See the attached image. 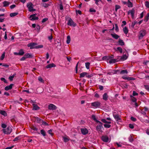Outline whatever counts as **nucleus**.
I'll return each instance as SVG.
<instances>
[{
    "label": "nucleus",
    "mask_w": 149,
    "mask_h": 149,
    "mask_svg": "<svg viewBox=\"0 0 149 149\" xmlns=\"http://www.w3.org/2000/svg\"><path fill=\"white\" fill-rule=\"evenodd\" d=\"M89 78H90L91 76L88 75V74L86 72H83L80 74V77L82 78L85 77Z\"/></svg>",
    "instance_id": "5"
},
{
    "label": "nucleus",
    "mask_w": 149,
    "mask_h": 149,
    "mask_svg": "<svg viewBox=\"0 0 149 149\" xmlns=\"http://www.w3.org/2000/svg\"><path fill=\"white\" fill-rule=\"evenodd\" d=\"M42 135L44 136H45L46 135V133L45 131L43 130H42L40 131Z\"/></svg>",
    "instance_id": "41"
},
{
    "label": "nucleus",
    "mask_w": 149,
    "mask_h": 149,
    "mask_svg": "<svg viewBox=\"0 0 149 149\" xmlns=\"http://www.w3.org/2000/svg\"><path fill=\"white\" fill-rule=\"evenodd\" d=\"M102 140L104 142L110 141L108 136L106 135L103 136L101 137Z\"/></svg>",
    "instance_id": "8"
},
{
    "label": "nucleus",
    "mask_w": 149,
    "mask_h": 149,
    "mask_svg": "<svg viewBox=\"0 0 149 149\" xmlns=\"http://www.w3.org/2000/svg\"><path fill=\"white\" fill-rule=\"evenodd\" d=\"M20 139V137L19 136L15 138L13 140V141H17L19 139Z\"/></svg>",
    "instance_id": "59"
},
{
    "label": "nucleus",
    "mask_w": 149,
    "mask_h": 149,
    "mask_svg": "<svg viewBox=\"0 0 149 149\" xmlns=\"http://www.w3.org/2000/svg\"><path fill=\"white\" fill-rule=\"evenodd\" d=\"M19 55H23L24 54V52L23 49H21L20 50L19 52Z\"/></svg>",
    "instance_id": "37"
},
{
    "label": "nucleus",
    "mask_w": 149,
    "mask_h": 149,
    "mask_svg": "<svg viewBox=\"0 0 149 149\" xmlns=\"http://www.w3.org/2000/svg\"><path fill=\"white\" fill-rule=\"evenodd\" d=\"M37 44L35 42H32L29 43L28 45V46L30 47L31 49H33L34 48H36V45H37Z\"/></svg>",
    "instance_id": "6"
},
{
    "label": "nucleus",
    "mask_w": 149,
    "mask_h": 149,
    "mask_svg": "<svg viewBox=\"0 0 149 149\" xmlns=\"http://www.w3.org/2000/svg\"><path fill=\"white\" fill-rule=\"evenodd\" d=\"M122 78L125 79V80H130V77H127L125 76H123L122 77Z\"/></svg>",
    "instance_id": "40"
},
{
    "label": "nucleus",
    "mask_w": 149,
    "mask_h": 149,
    "mask_svg": "<svg viewBox=\"0 0 149 149\" xmlns=\"http://www.w3.org/2000/svg\"><path fill=\"white\" fill-rule=\"evenodd\" d=\"M132 95L133 96H135L136 95H138V93H137L135 91H134L133 92Z\"/></svg>",
    "instance_id": "55"
},
{
    "label": "nucleus",
    "mask_w": 149,
    "mask_h": 149,
    "mask_svg": "<svg viewBox=\"0 0 149 149\" xmlns=\"http://www.w3.org/2000/svg\"><path fill=\"white\" fill-rule=\"evenodd\" d=\"M90 12H96V10H95V9H90Z\"/></svg>",
    "instance_id": "62"
},
{
    "label": "nucleus",
    "mask_w": 149,
    "mask_h": 149,
    "mask_svg": "<svg viewBox=\"0 0 149 149\" xmlns=\"http://www.w3.org/2000/svg\"><path fill=\"white\" fill-rule=\"evenodd\" d=\"M116 61L115 59H110L109 61V62L110 63H114L116 62Z\"/></svg>",
    "instance_id": "35"
},
{
    "label": "nucleus",
    "mask_w": 149,
    "mask_h": 149,
    "mask_svg": "<svg viewBox=\"0 0 149 149\" xmlns=\"http://www.w3.org/2000/svg\"><path fill=\"white\" fill-rule=\"evenodd\" d=\"M90 64L89 62H86L85 63V66L87 69L89 68V66Z\"/></svg>",
    "instance_id": "38"
},
{
    "label": "nucleus",
    "mask_w": 149,
    "mask_h": 149,
    "mask_svg": "<svg viewBox=\"0 0 149 149\" xmlns=\"http://www.w3.org/2000/svg\"><path fill=\"white\" fill-rule=\"evenodd\" d=\"M96 122L99 123V124L97 125L96 127V129L97 131L98 132H102V129L103 128L102 123L99 120L96 121Z\"/></svg>",
    "instance_id": "1"
},
{
    "label": "nucleus",
    "mask_w": 149,
    "mask_h": 149,
    "mask_svg": "<svg viewBox=\"0 0 149 149\" xmlns=\"http://www.w3.org/2000/svg\"><path fill=\"white\" fill-rule=\"evenodd\" d=\"M123 31L124 33L126 35L127 34L128 31L127 28L126 26L123 28Z\"/></svg>",
    "instance_id": "24"
},
{
    "label": "nucleus",
    "mask_w": 149,
    "mask_h": 149,
    "mask_svg": "<svg viewBox=\"0 0 149 149\" xmlns=\"http://www.w3.org/2000/svg\"><path fill=\"white\" fill-rule=\"evenodd\" d=\"M5 53H4L1 56V60H3V58H4V57H5Z\"/></svg>",
    "instance_id": "57"
},
{
    "label": "nucleus",
    "mask_w": 149,
    "mask_h": 149,
    "mask_svg": "<svg viewBox=\"0 0 149 149\" xmlns=\"http://www.w3.org/2000/svg\"><path fill=\"white\" fill-rule=\"evenodd\" d=\"M127 56L126 54L123 55L122 56H119L120 59V60L122 61H124L126 60L127 58Z\"/></svg>",
    "instance_id": "13"
},
{
    "label": "nucleus",
    "mask_w": 149,
    "mask_h": 149,
    "mask_svg": "<svg viewBox=\"0 0 149 149\" xmlns=\"http://www.w3.org/2000/svg\"><path fill=\"white\" fill-rule=\"evenodd\" d=\"M13 85V84H11L9 86H6L5 88V90L6 91H8L9 90L11 89L12 88Z\"/></svg>",
    "instance_id": "16"
},
{
    "label": "nucleus",
    "mask_w": 149,
    "mask_h": 149,
    "mask_svg": "<svg viewBox=\"0 0 149 149\" xmlns=\"http://www.w3.org/2000/svg\"><path fill=\"white\" fill-rule=\"evenodd\" d=\"M38 80L41 82L43 83L44 82V80H43L42 78L40 77H38Z\"/></svg>",
    "instance_id": "48"
},
{
    "label": "nucleus",
    "mask_w": 149,
    "mask_h": 149,
    "mask_svg": "<svg viewBox=\"0 0 149 149\" xmlns=\"http://www.w3.org/2000/svg\"><path fill=\"white\" fill-rule=\"evenodd\" d=\"M63 140L65 142H67L70 139L69 138L68 136L63 137Z\"/></svg>",
    "instance_id": "27"
},
{
    "label": "nucleus",
    "mask_w": 149,
    "mask_h": 149,
    "mask_svg": "<svg viewBox=\"0 0 149 149\" xmlns=\"http://www.w3.org/2000/svg\"><path fill=\"white\" fill-rule=\"evenodd\" d=\"M127 73H128V72L127 70H122L120 72V74H127Z\"/></svg>",
    "instance_id": "22"
},
{
    "label": "nucleus",
    "mask_w": 149,
    "mask_h": 149,
    "mask_svg": "<svg viewBox=\"0 0 149 149\" xmlns=\"http://www.w3.org/2000/svg\"><path fill=\"white\" fill-rule=\"evenodd\" d=\"M3 6L4 7H6L8 6L9 5L10 3L7 1H3Z\"/></svg>",
    "instance_id": "28"
},
{
    "label": "nucleus",
    "mask_w": 149,
    "mask_h": 149,
    "mask_svg": "<svg viewBox=\"0 0 149 149\" xmlns=\"http://www.w3.org/2000/svg\"><path fill=\"white\" fill-rule=\"evenodd\" d=\"M81 132L83 135H85L88 133V130L86 128H81Z\"/></svg>",
    "instance_id": "12"
},
{
    "label": "nucleus",
    "mask_w": 149,
    "mask_h": 149,
    "mask_svg": "<svg viewBox=\"0 0 149 149\" xmlns=\"http://www.w3.org/2000/svg\"><path fill=\"white\" fill-rule=\"evenodd\" d=\"M113 117L116 120L120 122L121 120L120 119V117L118 115L116 114V115H113Z\"/></svg>",
    "instance_id": "15"
},
{
    "label": "nucleus",
    "mask_w": 149,
    "mask_h": 149,
    "mask_svg": "<svg viewBox=\"0 0 149 149\" xmlns=\"http://www.w3.org/2000/svg\"><path fill=\"white\" fill-rule=\"evenodd\" d=\"M16 6L15 5L13 4L10 6V8L11 9H12L13 8H14Z\"/></svg>",
    "instance_id": "63"
},
{
    "label": "nucleus",
    "mask_w": 149,
    "mask_h": 149,
    "mask_svg": "<svg viewBox=\"0 0 149 149\" xmlns=\"http://www.w3.org/2000/svg\"><path fill=\"white\" fill-rule=\"evenodd\" d=\"M95 3L98 6L99 5L98 2H99L100 1H101V0H95Z\"/></svg>",
    "instance_id": "56"
},
{
    "label": "nucleus",
    "mask_w": 149,
    "mask_h": 149,
    "mask_svg": "<svg viewBox=\"0 0 149 149\" xmlns=\"http://www.w3.org/2000/svg\"><path fill=\"white\" fill-rule=\"evenodd\" d=\"M67 40L66 42L67 44H68L70 43V37L69 36H68L67 37Z\"/></svg>",
    "instance_id": "31"
},
{
    "label": "nucleus",
    "mask_w": 149,
    "mask_h": 149,
    "mask_svg": "<svg viewBox=\"0 0 149 149\" xmlns=\"http://www.w3.org/2000/svg\"><path fill=\"white\" fill-rule=\"evenodd\" d=\"M12 129L10 127H8L7 129H3V131L5 134H10L12 132Z\"/></svg>",
    "instance_id": "3"
},
{
    "label": "nucleus",
    "mask_w": 149,
    "mask_h": 149,
    "mask_svg": "<svg viewBox=\"0 0 149 149\" xmlns=\"http://www.w3.org/2000/svg\"><path fill=\"white\" fill-rule=\"evenodd\" d=\"M48 20V19L47 18H44L42 21V23H44L45 22H46L47 20Z\"/></svg>",
    "instance_id": "60"
},
{
    "label": "nucleus",
    "mask_w": 149,
    "mask_h": 149,
    "mask_svg": "<svg viewBox=\"0 0 149 149\" xmlns=\"http://www.w3.org/2000/svg\"><path fill=\"white\" fill-rule=\"evenodd\" d=\"M42 125H48L49 124L45 121L42 120Z\"/></svg>",
    "instance_id": "47"
},
{
    "label": "nucleus",
    "mask_w": 149,
    "mask_h": 149,
    "mask_svg": "<svg viewBox=\"0 0 149 149\" xmlns=\"http://www.w3.org/2000/svg\"><path fill=\"white\" fill-rule=\"evenodd\" d=\"M119 44L120 45L122 46L124 45V42L123 41L120 39H119L118 41Z\"/></svg>",
    "instance_id": "23"
},
{
    "label": "nucleus",
    "mask_w": 149,
    "mask_h": 149,
    "mask_svg": "<svg viewBox=\"0 0 149 149\" xmlns=\"http://www.w3.org/2000/svg\"><path fill=\"white\" fill-rule=\"evenodd\" d=\"M116 51H118L120 53H122L123 52V50L122 48L120 47H118L116 48Z\"/></svg>",
    "instance_id": "30"
},
{
    "label": "nucleus",
    "mask_w": 149,
    "mask_h": 149,
    "mask_svg": "<svg viewBox=\"0 0 149 149\" xmlns=\"http://www.w3.org/2000/svg\"><path fill=\"white\" fill-rule=\"evenodd\" d=\"M108 96L107 93H105L103 96V99L104 100H107L108 99Z\"/></svg>",
    "instance_id": "21"
},
{
    "label": "nucleus",
    "mask_w": 149,
    "mask_h": 149,
    "mask_svg": "<svg viewBox=\"0 0 149 149\" xmlns=\"http://www.w3.org/2000/svg\"><path fill=\"white\" fill-rule=\"evenodd\" d=\"M136 99L135 98L131 95V100L133 102H136Z\"/></svg>",
    "instance_id": "36"
},
{
    "label": "nucleus",
    "mask_w": 149,
    "mask_h": 149,
    "mask_svg": "<svg viewBox=\"0 0 149 149\" xmlns=\"http://www.w3.org/2000/svg\"><path fill=\"white\" fill-rule=\"evenodd\" d=\"M122 2L123 4L127 5L128 7H130V2L129 0H128L127 2L122 1Z\"/></svg>",
    "instance_id": "17"
},
{
    "label": "nucleus",
    "mask_w": 149,
    "mask_h": 149,
    "mask_svg": "<svg viewBox=\"0 0 149 149\" xmlns=\"http://www.w3.org/2000/svg\"><path fill=\"white\" fill-rule=\"evenodd\" d=\"M92 118H93V119L94 120L96 121H96L97 120H96L95 116L94 115H92Z\"/></svg>",
    "instance_id": "53"
},
{
    "label": "nucleus",
    "mask_w": 149,
    "mask_h": 149,
    "mask_svg": "<svg viewBox=\"0 0 149 149\" xmlns=\"http://www.w3.org/2000/svg\"><path fill=\"white\" fill-rule=\"evenodd\" d=\"M56 65L54 63H50L46 66V68H50L52 67H56Z\"/></svg>",
    "instance_id": "18"
},
{
    "label": "nucleus",
    "mask_w": 149,
    "mask_h": 149,
    "mask_svg": "<svg viewBox=\"0 0 149 149\" xmlns=\"http://www.w3.org/2000/svg\"><path fill=\"white\" fill-rule=\"evenodd\" d=\"M33 109L34 110H38L40 108L38 106V105L36 104H33Z\"/></svg>",
    "instance_id": "20"
},
{
    "label": "nucleus",
    "mask_w": 149,
    "mask_h": 149,
    "mask_svg": "<svg viewBox=\"0 0 149 149\" xmlns=\"http://www.w3.org/2000/svg\"><path fill=\"white\" fill-rule=\"evenodd\" d=\"M132 105H133L134 107L135 108H137L139 106L138 104L136 102H132Z\"/></svg>",
    "instance_id": "32"
},
{
    "label": "nucleus",
    "mask_w": 149,
    "mask_h": 149,
    "mask_svg": "<svg viewBox=\"0 0 149 149\" xmlns=\"http://www.w3.org/2000/svg\"><path fill=\"white\" fill-rule=\"evenodd\" d=\"M36 122L38 123H41L42 121V120L38 118H36Z\"/></svg>",
    "instance_id": "44"
},
{
    "label": "nucleus",
    "mask_w": 149,
    "mask_h": 149,
    "mask_svg": "<svg viewBox=\"0 0 149 149\" xmlns=\"http://www.w3.org/2000/svg\"><path fill=\"white\" fill-rule=\"evenodd\" d=\"M52 130H50L48 131V133L50 134L51 136H52L53 135V134L52 133Z\"/></svg>",
    "instance_id": "49"
},
{
    "label": "nucleus",
    "mask_w": 149,
    "mask_h": 149,
    "mask_svg": "<svg viewBox=\"0 0 149 149\" xmlns=\"http://www.w3.org/2000/svg\"><path fill=\"white\" fill-rule=\"evenodd\" d=\"M68 25L70 26H76V24L74 23L73 21L71 19H70L68 21L67 23Z\"/></svg>",
    "instance_id": "7"
},
{
    "label": "nucleus",
    "mask_w": 149,
    "mask_h": 149,
    "mask_svg": "<svg viewBox=\"0 0 149 149\" xmlns=\"http://www.w3.org/2000/svg\"><path fill=\"white\" fill-rule=\"evenodd\" d=\"M112 36L116 39H117L119 38V36L116 33L111 34Z\"/></svg>",
    "instance_id": "19"
},
{
    "label": "nucleus",
    "mask_w": 149,
    "mask_h": 149,
    "mask_svg": "<svg viewBox=\"0 0 149 149\" xmlns=\"http://www.w3.org/2000/svg\"><path fill=\"white\" fill-rule=\"evenodd\" d=\"M120 6L118 5H116L115 6V10L116 12L117 11L118 9H120Z\"/></svg>",
    "instance_id": "42"
},
{
    "label": "nucleus",
    "mask_w": 149,
    "mask_h": 149,
    "mask_svg": "<svg viewBox=\"0 0 149 149\" xmlns=\"http://www.w3.org/2000/svg\"><path fill=\"white\" fill-rule=\"evenodd\" d=\"M145 5L147 8H149V2L146 1L145 2Z\"/></svg>",
    "instance_id": "46"
},
{
    "label": "nucleus",
    "mask_w": 149,
    "mask_h": 149,
    "mask_svg": "<svg viewBox=\"0 0 149 149\" xmlns=\"http://www.w3.org/2000/svg\"><path fill=\"white\" fill-rule=\"evenodd\" d=\"M138 23V22L137 21H135L134 22H132V26L133 27L134 25L137 24Z\"/></svg>",
    "instance_id": "50"
},
{
    "label": "nucleus",
    "mask_w": 149,
    "mask_h": 149,
    "mask_svg": "<svg viewBox=\"0 0 149 149\" xmlns=\"http://www.w3.org/2000/svg\"><path fill=\"white\" fill-rule=\"evenodd\" d=\"M145 88L147 91H149V86L148 85H145L144 86Z\"/></svg>",
    "instance_id": "54"
},
{
    "label": "nucleus",
    "mask_w": 149,
    "mask_h": 149,
    "mask_svg": "<svg viewBox=\"0 0 149 149\" xmlns=\"http://www.w3.org/2000/svg\"><path fill=\"white\" fill-rule=\"evenodd\" d=\"M60 9L61 10H63V7L62 4H60L59 5Z\"/></svg>",
    "instance_id": "58"
},
{
    "label": "nucleus",
    "mask_w": 149,
    "mask_h": 149,
    "mask_svg": "<svg viewBox=\"0 0 149 149\" xmlns=\"http://www.w3.org/2000/svg\"><path fill=\"white\" fill-rule=\"evenodd\" d=\"M113 58V56H104L103 57V58L104 59H106L107 60H109Z\"/></svg>",
    "instance_id": "39"
},
{
    "label": "nucleus",
    "mask_w": 149,
    "mask_h": 149,
    "mask_svg": "<svg viewBox=\"0 0 149 149\" xmlns=\"http://www.w3.org/2000/svg\"><path fill=\"white\" fill-rule=\"evenodd\" d=\"M17 13H12L10 14V16L11 17H14L17 14Z\"/></svg>",
    "instance_id": "43"
},
{
    "label": "nucleus",
    "mask_w": 149,
    "mask_h": 149,
    "mask_svg": "<svg viewBox=\"0 0 149 149\" xmlns=\"http://www.w3.org/2000/svg\"><path fill=\"white\" fill-rule=\"evenodd\" d=\"M56 107L54 104H51L48 106V109L50 110H55L56 109Z\"/></svg>",
    "instance_id": "11"
},
{
    "label": "nucleus",
    "mask_w": 149,
    "mask_h": 149,
    "mask_svg": "<svg viewBox=\"0 0 149 149\" xmlns=\"http://www.w3.org/2000/svg\"><path fill=\"white\" fill-rule=\"evenodd\" d=\"M101 121L103 122L104 123H106V124H110L111 123V121H107L105 119H102L101 120Z\"/></svg>",
    "instance_id": "29"
},
{
    "label": "nucleus",
    "mask_w": 149,
    "mask_h": 149,
    "mask_svg": "<svg viewBox=\"0 0 149 149\" xmlns=\"http://www.w3.org/2000/svg\"><path fill=\"white\" fill-rule=\"evenodd\" d=\"M24 56L26 57V58H31L32 57V55L29 53H26L24 55Z\"/></svg>",
    "instance_id": "26"
},
{
    "label": "nucleus",
    "mask_w": 149,
    "mask_h": 149,
    "mask_svg": "<svg viewBox=\"0 0 149 149\" xmlns=\"http://www.w3.org/2000/svg\"><path fill=\"white\" fill-rule=\"evenodd\" d=\"M134 14V9H132L131 10V16L133 19H135L136 17V15H135Z\"/></svg>",
    "instance_id": "14"
},
{
    "label": "nucleus",
    "mask_w": 149,
    "mask_h": 149,
    "mask_svg": "<svg viewBox=\"0 0 149 149\" xmlns=\"http://www.w3.org/2000/svg\"><path fill=\"white\" fill-rule=\"evenodd\" d=\"M149 13H148L147 15L146 16L144 19V21L146 22H147L149 19Z\"/></svg>",
    "instance_id": "34"
},
{
    "label": "nucleus",
    "mask_w": 149,
    "mask_h": 149,
    "mask_svg": "<svg viewBox=\"0 0 149 149\" xmlns=\"http://www.w3.org/2000/svg\"><path fill=\"white\" fill-rule=\"evenodd\" d=\"M15 75L16 74L15 73L13 74L12 76H10L9 77V79L11 81H12L13 80V79L14 78Z\"/></svg>",
    "instance_id": "33"
},
{
    "label": "nucleus",
    "mask_w": 149,
    "mask_h": 149,
    "mask_svg": "<svg viewBox=\"0 0 149 149\" xmlns=\"http://www.w3.org/2000/svg\"><path fill=\"white\" fill-rule=\"evenodd\" d=\"M0 114L3 115L4 116H6L7 115V113L4 111L0 110Z\"/></svg>",
    "instance_id": "25"
},
{
    "label": "nucleus",
    "mask_w": 149,
    "mask_h": 149,
    "mask_svg": "<svg viewBox=\"0 0 149 149\" xmlns=\"http://www.w3.org/2000/svg\"><path fill=\"white\" fill-rule=\"evenodd\" d=\"M104 126L105 127L109 128L111 127V125L109 124H106L104 125Z\"/></svg>",
    "instance_id": "45"
},
{
    "label": "nucleus",
    "mask_w": 149,
    "mask_h": 149,
    "mask_svg": "<svg viewBox=\"0 0 149 149\" xmlns=\"http://www.w3.org/2000/svg\"><path fill=\"white\" fill-rule=\"evenodd\" d=\"M1 127L3 128H5L6 127V125L4 124H2L1 125Z\"/></svg>",
    "instance_id": "64"
},
{
    "label": "nucleus",
    "mask_w": 149,
    "mask_h": 149,
    "mask_svg": "<svg viewBox=\"0 0 149 149\" xmlns=\"http://www.w3.org/2000/svg\"><path fill=\"white\" fill-rule=\"evenodd\" d=\"M91 104L94 108H97L100 106V103L99 102H95L91 103Z\"/></svg>",
    "instance_id": "4"
},
{
    "label": "nucleus",
    "mask_w": 149,
    "mask_h": 149,
    "mask_svg": "<svg viewBox=\"0 0 149 149\" xmlns=\"http://www.w3.org/2000/svg\"><path fill=\"white\" fill-rule=\"evenodd\" d=\"M36 14H34L31 15L29 17V18L32 21H34L38 19V18L36 16Z\"/></svg>",
    "instance_id": "9"
},
{
    "label": "nucleus",
    "mask_w": 149,
    "mask_h": 149,
    "mask_svg": "<svg viewBox=\"0 0 149 149\" xmlns=\"http://www.w3.org/2000/svg\"><path fill=\"white\" fill-rule=\"evenodd\" d=\"M146 31L145 30H141L140 32L139 35V39H141L146 34Z\"/></svg>",
    "instance_id": "10"
},
{
    "label": "nucleus",
    "mask_w": 149,
    "mask_h": 149,
    "mask_svg": "<svg viewBox=\"0 0 149 149\" xmlns=\"http://www.w3.org/2000/svg\"><path fill=\"white\" fill-rule=\"evenodd\" d=\"M27 7L28 8L29 11L30 12H33L36 10L35 9L33 8V4L31 2L27 3Z\"/></svg>",
    "instance_id": "2"
},
{
    "label": "nucleus",
    "mask_w": 149,
    "mask_h": 149,
    "mask_svg": "<svg viewBox=\"0 0 149 149\" xmlns=\"http://www.w3.org/2000/svg\"><path fill=\"white\" fill-rule=\"evenodd\" d=\"M43 47V45H40L38 46H36V49H38L42 48Z\"/></svg>",
    "instance_id": "52"
},
{
    "label": "nucleus",
    "mask_w": 149,
    "mask_h": 149,
    "mask_svg": "<svg viewBox=\"0 0 149 149\" xmlns=\"http://www.w3.org/2000/svg\"><path fill=\"white\" fill-rule=\"evenodd\" d=\"M131 120L135 122L136 121V119L133 117L131 116Z\"/></svg>",
    "instance_id": "51"
},
{
    "label": "nucleus",
    "mask_w": 149,
    "mask_h": 149,
    "mask_svg": "<svg viewBox=\"0 0 149 149\" xmlns=\"http://www.w3.org/2000/svg\"><path fill=\"white\" fill-rule=\"evenodd\" d=\"M122 23H123V24L121 25L122 26H123L125 25L126 24V23L125 21H124L122 22Z\"/></svg>",
    "instance_id": "61"
}]
</instances>
